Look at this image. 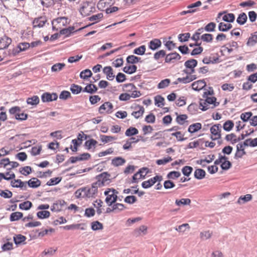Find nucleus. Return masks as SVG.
<instances>
[{
    "label": "nucleus",
    "mask_w": 257,
    "mask_h": 257,
    "mask_svg": "<svg viewBox=\"0 0 257 257\" xmlns=\"http://www.w3.org/2000/svg\"><path fill=\"white\" fill-rule=\"evenodd\" d=\"M137 68V65H126L123 71L126 73L131 74L136 72Z\"/></svg>",
    "instance_id": "c9c22d12"
},
{
    "label": "nucleus",
    "mask_w": 257,
    "mask_h": 257,
    "mask_svg": "<svg viewBox=\"0 0 257 257\" xmlns=\"http://www.w3.org/2000/svg\"><path fill=\"white\" fill-rule=\"evenodd\" d=\"M83 91L92 94L96 91V85L94 84H87L84 88Z\"/></svg>",
    "instance_id": "58836bf2"
},
{
    "label": "nucleus",
    "mask_w": 257,
    "mask_h": 257,
    "mask_svg": "<svg viewBox=\"0 0 257 257\" xmlns=\"http://www.w3.org/2000/svg\"><path fill=\"white\" fill-rule=\"evenodd\" d=\"M70 89L73 94H77L81 92L82 88L79 85L73 84L71 85Z\"/></svg>",
    "instance_id": "79ce46f5"
},
{
    "label": "nucleus",
    "mask_w": 257,
    "mask_h": 257,
    "mask_svg": "<svg viewBox=\"0 0 257 257\" xmlns=\"http://www.w3.org/2000/svg\"><path fill=\"white\" fill-rule=\"evenodd\" d=\"M27 45H25L27 48V50H29L30 48H35L39 45H42L43 44V43L39 39H37L36 41H32L31 43L26 42Z\"/></svg>",
    "instance_id": "bb28decb"
},
{
    "label": "nucleus",
    "mask_w": 257,
    "mask_h": 257,
    "mask_svg": "<svg viewBox=\"0 0 257 257\" xmlns=\"http://www.w3.org/2000/svg\"><path fill=\"white\" fill-rule=\"evenodd\" d=\"M206 85V82L204 80H199L194 82L192 84V89L195 91H199L204 88Z\"/></svg>",
    "instance_id": "6e6552de"
},
{
    "label": "nucleus",
    "mask_w": 257,
    "mask_h": 257,
    "mask_svg": "<svg viewBox=\"0 0 257 257\" xmlns=\"http://www.w3.org/2000/svg\"><path fill=\"white\" fill-rule=\"evenodd\" d=\"M100 139L101 141L104 143H109L112 142V141L116 140L117 139V138L113 136H105V135H100Z\"/></svg>",
    "instance_id": "412c9836"
},
{
    "label": "nucleus",
    "mask_w": 257,
    "mask_h": 257,
    "mask_svg": "<svg viewBox=\"0 0 257 257\" xmlns=\"http://www.w3.org/2000/svg\"><path fill=\"white\" fill-rule=\"evenodd\" d=\"M235 20V16L233 14L229 13L224 15L222 17V20L231 23L233 22Z\"/></svg>",
    "instance_id": "09e8293b"
},
{
    "label": "nucleus",
    "mask_w": 257,
    "mask_h": 257,
    "mask_svg": "<svg viewBox=\"0 0 257 257\" xmlns=\"http://www.w3.org/2000/svg\"><path fill=\"white\" fill-rule=\"evenodd\" d=\"M212 232L210 231H204L200 232V236L202 240H206L210 238L212 236Z\"/></svg>",
    "instance_id": "13d9d810"
},
{
    "label": "nucleus",
    "mask_w": 257,
    "mask_h": 257,
    "mask_svg": "<svg viewBox=\"0 0 257 257\" xmlns=\"http://www.w3.org/2000/svg\"><path fill=\"white\" fill-rule=\"evenodd\" d=\"M62 179L61 177L51 178L46 183V185L50 186L57 185L61 181Z\"/></svg>",
    "instance_id": "72a5a7b5"
},
{
    "label": "nucleus",
    "mask_w": 257,
    "mask_h": 257,
    "mask_svg": "<svg viewBox=\"0 0 257 257\" xmlns=\"http://www.w3.org/2000/svg\"><path fill=\"white\" fill-rule=\"evenodd\" d=\"M191 203V200L189 198H182L180 200L176 199L175 204L178 206L181 205H189Z\"/></svg>",
    "instance_id": "864d4df0"
},
{
    "label": "nucleus",
    "mask_w": 257,
    "mask_h": 257,
    "mask_svg": "<svg viewBox=\"0 0 257 257\" xmlns=\"http://www.w3.org/2000/svg\"><path fill=\"white\" fill-rule=\"evenodd\" d=\"M83 57V55L82 54L77 55L71 56L67 59V63H74L78 62Z\"/></svg>",
    "instance_id": "e433bc0d"
},
{
    "label": "nucleus",
    "mask_w": 257,
    "mask_h": 257,
    "mask_svg": "<svg viewBox=\"0 0 257 257\" xmlns=\"http://www.w3.org/2000/svg\"><path fill=\"white\" fill-rule=\"evenodd\" d=\"M25 45H27V44H26V42H23L18 43L16 47L14 46V49L16 50V53H17V54H19L21 52L27 51V48Z\"/></svg>",
    "instance_id": "6ab92c4d"
},
{
    "label": "nucleus",
    "mask_w": 257,
    "mask_h": 257,
    "mask_svg": "<svg viewBox=\"0 0 257 257\" xmlns=\"http://www.w3.org/2000/svg\"><path fill=\"white\" fill-rule=\"evenodd\" d=\"M137 107L139 108V110L133 111L132 113V115L136 118H139L140 117L142 116L145 112V109L143 106L138 105Z\"/></svg>",
    "instance_id": "c756f323"
},
{
    "label": "nucleus",
    "mask_w": 257,
    "mask_h": 257,
    "mask_svg": "<svg viewBox=\"0 0 257 257\" xmlns=\"http://www.w3.org/2000/svg\"><path fill=\"white\" fill-rule=\"evenodd\" d=\"M23 214L21 212H15L11 213L10 220L11 222L17 221L23 217Z\"/></svg>",
    "instance_id": "393cba45"
},
{
    "label": "nucleus",
    "mask_w": 257,
    "mask_h": 257,
    "mask_svg": "<svg viewBox=\"0 0 257 257\" xmlns=\"http://www.w3.org/2000/svg\"><path fill=\"white\" fill-rule=\"evenodd\" d=\"M193 169L192 167L189 166H185L182 169V172L183 174L187 177H189L192 173Z\"/></svg>",
    "instance_id": "de8ad7c7"
},
{
    "label": "nucleus",
    "mask_w": 257,
    "mask_h": 257,
    "mask_svg": "<svg viewBox=\"0 0 257 257\" xmlns=\"http://www.w3.org/2000/svg\"><path fill=\"white\" fill-rule=\"evenodd\" d=\"M81 191H83V196H85L89 198L95 197L96 192V182L92 183L91 187H83Z\"/></svg>",
    "instance_id": "20e7f679"
},
{
    "label": "nucleus",
    "mask_w": 257,
    "mask_h": 257,
    "mask_svg": "<svg viewBox=\"0 0 257 257\" xmlns=\"http://www.w3.org/2000/svg\"><path fill=\"white\" fill-rule=\"evenodd\" d=\"M71 97V93L66 90L61 91L59 95V98L62 100H66Z\"/></svg>",
    "instance_id": "774afa93"
},
{
    "label": "nucleus",
    "mask_w": 257,
    "mask_h": 257,
    "mask_svg": "<svg viewBox=\"0 0 257 257\" xmlns=\"http://www.w3.org/2000/svg\"><path fill=\"white\" fill-rule=\"evenodd\" d=\"M161 41L158 39H154L151 40L149 43V47L153 50H155L161 47Z\"/></svg>",
    "instance_id": "f8f14e48"
},
{
    "label": "nucleus",
    "mask_w": 257,
    "mask_h": 257,
    "mask_svg": "<svg viewBox=\"0 0 257 257\" xmlns=\"http://www.w3.org/2000/svg\"><path fill=\"white\" fill-rule=\"evenodd\" d=\"M155 104L158 107H162L165 105V99L160 95H158L154 97Z\"/></svg>",
    "instance_id": "b1692460"
},
{
    "label": "nucleus",
    "mask_w": 257,
    "mask_h": 257,
    "mask_svg": "<svg viewBox=\"0 0 257 257\" xmlns=\"http://www.w3.org/2000/svg\"><path fill=\"white\" fill-rule=\"evenodd\" d=\"M48 19L46 16H39L34 18L32 21V27L33 29L37 28H43L46 24L49 25L48 23Z\"/></svg>",
    "instance_id": "f257e3e1"
},
{
    "label": "nucleus",
    "mask_w": 257,
    "mask_h": 257,
    "mask_svg": "<svg viewBox=\"0 0 257 257\" xmlns=\"http://www.w3.org/2000/svg\"><path fill=\"white\" fill-rule=\"evenodd\" d=\"M148 172L149 169L147 167H143L139 169L137 173L140 175V178L144 179Z\"/></svg>",
    "instance_id": "e2e57ef3"
},
{
    "label": "nucleus",
    "mask_w": 257,
    "mask_h": 257,
    "mask_svg": "<svg viewBox=\"0 0 257 257\" xmlns=\"http://www.w3.org/2000/svg\"><path fill=\"white\" fill-rule=\"evenodd\" d=\"M205 102H207L208 104L213 105V106L211 107V108H214L219 104V102L216 101V98L214 96L205 98Z\"/></svg>",
    "instance_id": "cd10ccee"
},
{
    "label": "nucleus",
    "mask_w": 257,
    "mask_h": 257,
    "mask_svg": "<svg viewBox=\"0 0 257 257\" xmlns=\"http://www.w3.org/2000/svg\"><path fill=\"white\" fill-rule=\"evenodd\" d=\"M19 172L24 176H27L32 172V168L30 166H25L20 169Z\"/></svg>",
    "instance_id": "c03bdc74"
},
{
    "label": "nucleus",
    "mask_w": 257,
    "mask_h": 257,
    "mask_svg": "<svg viewBox=\"0 0 257 257\" xmlns=\"http://www.w3.org/2000/svg\"><path fill=\"white\" fill-rule=\"evenodd\" d=\"M110 175L107 172H103L97 175V186L102 187L110 183Z\"/></svg>",
    "instance_id": "7ed1b4c3"
},
{
    "label": "nucleus",
    "mask_w": 257,
    "mask_h": 257,
    "mask_svg": "<svg viewBox=\"0 0 257 257\" xmlns=\"http://www.w3.org/2000/svg\"><path fill=\"white\" fill-rule=\"evenodd\" d=\"M232 25L230 23L225 24L220 22L218 25V30L220 31L226 32L232 28Z\"/></svg>",
    "instance_id": "a878e982"
},
{
    "label": "nucleus",
    "mask_w": 257,
    "mask_h": 257,
    "mask_svg": "<svg viewBox=\"0 0 257 257\" xmlns=\"http://www.w3.org/2000/svg\"><path fill=\"white\" fill-rule=\"evenodd\" d=\"M111 0H100L97 3V8L101 11H104L105 8H108L110 5Z\"/></svg>",
    "instance_id": "4468645a"
},
{
    "label": "nucleus",
    "mask_w": 257,
    "mask_h": 257,
    "mask_svg": "<svg viewBox=\"0 0 257 257\" xmlns=\"http://www.w3.org/2000/svg\"><path fill=\"white\" fill-rule=\"evenodd\" d=\"M91 75L92 72L88 69H86L85 70L81 71L80 73V77L83 79H88L90 77Z\"/></svg>",
    "instance_id": "37998d69"
},
{
    "label": "nucleus",
    "mask_w": 257,
    "mask_h": 257,
    "mask_svg": "<svg viewBox=\"0 0 257 257\" xmlns=\"http://www.w3.org/2000/svg\"><path fill=\"white\" fill-rule=\"evenodd\" d=\"M181 56L177 53H172L167 55L165 58L166 63H176L177 60H180Z\"/></svg>",
    "instance_id": "423d86ee"
},
{
    "label": "nucleus",
    "mask_w": 257,
    "mask_h": 257,
    "mask_svg": "<svg viewBox=\"0 0 257 257\" xmlns=\"http://www.w3.org/2000/svg\"><path fill=\"white\" fill-rule=\"evenodd\" d=\"M206 172L202 169H197L194 172V177L198 180H201L205 176Z\"/></svg>",
    "instance_id": "5701e85b"
},
{
    "label": "nucleus",
    "mask_w": 257,
    "mask_h": 257,
    "mask_svg": "<svg viewBox=\"0 0 257 257\" xmlns=\"http://www.w3.org/2000/svg\"><path fill=\"white\" fill-rule=\"evenodd\" d=\"M68 20V18L66 16H60L53 19L52 20L57 24H60L61 22V21L65 20V22H63L62 25L63 27H66L67 25H69L71 22V20H69V21H67Z\"/></svg>",
    "instance_id": "ddd939ff"
},
{
    "label": "nucleus",
    "mask_w": 257,
    "mask_h": 257,
    "mask_svg": "<svg viewBox=\"0 0 257 257\" xmlns=\"http://www.w3.org/2000/svg\"><path fill=\"white\" fill-rule=\"evenodd\" d=\"M247 17L246 15L244 13H242L239 14L238 18H237L236 22L239 25H243L246 22Z\"/></svg>",
    "instance_id": "ea45409f"
},
{
    "label": "nucleus",
    "mask_w": 257,
    "mask_h": 257,
    "mask_svg": "<svg viewBox=\"0 0 257 257\" xmlns=\"http://www.w3.org/2000/svg\"><path fill=\"white\" fill-rule=\"evenodd\" d=\"M188 116L186 114H181L178 115L176 117V121L179 124H183L185 120L187 119Z\"/></svg>",
    "instance_id": "338daca9"
},
{
    "label": "nucleus",
    "mask_w": 257,
    "mask_h": 257,
    "mask_svg": "<svg viewBox=\"0 0 257 257\" xmlns=\"http://www.w3.org/2000/svg\"><path fill=\"white\" fill-rule=\"evenodd\" d=\"M203 62L205 64H209L213 63H219V59L218 57L212 56L209 57H205L203 60Z\"/></svg>",
    "instance_id": "2eb2a0df"
},
{
    "label": "nucleus",
    "mask_w": 257,
    "mask_h": 257,
    "mask_svg": "<svg viewBox=\"0 0 257 257\" xmlns=\"http://www.w3.org/2000/svg\"><path fill=\"white\" fill-rule=\"evenodd\" d=\"M199 106L200 107V109L203 111H206L209 108V107L208 106V104L207 102H205V99H200Z\"/></svg>",
    "instance_id": "69168bd1"
},
{
    "label": "nucleus",
    "mask_w": 257,
    "mask_h": 257,
    "mask_svg": "<svg viewBox=\"0 0 257 257\" xmlns=\"http://www.w3.org/2000/svg\"><path fill=\"white\" fill-rule=\"evenodd\" d=\"M32 203L30 201H25L19 204V208L21 210H28L32 207Z\"/></svg>",
    "instance_id": "f704fd0d"
},
{
    "label": "nucleus",
    "mask_w": 257,
    "mask_h": 257,
    "mask_svg": "<svg viewBox=\"0 0 257 257\" xmlns=\"http://www.w3.org/2000/svg\"><path fill=\"white\" fill-rule=\"evenodd\" d=\"M53 95L49 92H45L41 95V99L43 102L52 101Z\"/></svg>",
    "instance_id": "a19ab883"
},
{
    "label": "nucleus",
    "mask_w": 257,
    "mask_h": 257,
    "mask_svg": "<svg viewBox=\"0 0 257 257\" xmlns=\"http://www.w3.org/2000/svg\"><path fill=\"white\" fill-rule=\"evenodd\" d=\"M0 196L4 198H10L12 197L13 193L9 190H0Z\"/></svg>",
    "instance_id": "6e6d98bb"
},
{
    "label": "nucleus",
    "mask_w": 257,
    "mask_h": 257,
    "mask_svg": "<svg viewBox=\"0 0 257 257\" xmlns=\"http://www.w3.org/2000/svg\"><path fill=\"white\" fill-rule=\"evenodd\" d=\"M138 133L139 131L137 128L134 127H130L126 130L125 135L127 137H131L136 135Z\"/></svg>",
    "instance_id": "7c9ffc66"
},
{
    "label": "nucleus",
    "mask_w": 257,
    "mask_h": 257,
    "mask_svg": "<svg viewBox=\"0 0 257 257\" xmlns=\"http://www.w3.org/2000/svg\"><path fill=\"white\" fill-rule=\"evenodd\" d=\"M18 54L16 53V50L14 49V46H13L12 49H8L3 52V55L4 57H12L17 56Z\"/></svg>",
    "instance_id": "aec40b11"
},
{
    "label": "nucleus",
    "mask_w": 257,
    "mask_h": 257,
    "mask_svg": "<svg viewBox=\"0 0 257 257\" xmlns=\"http://www.w3.org/2000/svg\"><path fill=\"white\" fill-rule=\"evenodd\" d=\"M181 176V173L180 172L173 171L170 172L167 175V178L168 179H173L175 180L178 178H179Z\"/></svg>",
    "instance_id": "a18cd8bd"
},
{
    "label": "nucleus",
    "mask_w": 257,
    "mask_h": 257,
    "mask_svg": "<svg viewBox=\"0 0 257 257\" xmlns=\"http://www.w3.org/2000/svg\"><path fill=\"white\" fill-rule=\"evenodd\" d=\"M146 49V46L145 45H142L134 49V53L137 55H142L145 53Z\"/></svg>",
    "instance_id": "680f3d73"
},
{
    "label": "nucleus",
    "mask_w": 257,
    "mask_h": 257,
    "mask_svg": "<svg viewBox=\"0 0 257 257\" xmlns=\"http://www.w3.org/2000/svg\"><path fill=\"white\" fill-rule=\"evenodd\" d=\"M50 215V213L47 210H42L38 211L37 213V216L38 218L43 219L48 218Z\"/></svg>",
    "instance_id": "4c0bfd02"
},
{
    "label": "nucleus",
    "mask_w": 257,
    "mask_h": 257,
    "mask_svg": "<svg viewBox=\"0 0 257 257\" xmlns=\"http://www.w3.org/2000/svg\"><path fill=\"white\" fill-rule=\"evenodd\" d=\"M125 163V160L120 157H115L111 161V164L115 167L122 165Z\"/></svg>",
    "instance_id": "4be33fe9"
},
{
    "label": "nucleus",
    "mask_w": 257,
    "mask_h": 257,
    "mask_svg": "<svg viewBox=\"0 0 257 257\" xmlns=\"http://www.w3.org/2000/svg\"><path fill=\"white\" fill-rule=\"evenodd\" d=\"M234 126V123L232 120H228L226 121L223 125V128L226 132L230 131Z\"/></svg>",
    "instance_id": "473e14b6"
},
{
    "label": "nucleus",
    "mask_w": 257,
    "mask_h": 257,
    "mask_svg": "<svg viewBox=\"0 0 257 257\" xmlns=\"http://www.w3.org/2000/svg\"><path fill=\"white\" fill-rule=\"evenodd\" d=\"M252 115V113L251 112L242 113L240 115V118L243 122H247L250 120Z\"/></svg>",
    "instance_id": "603ef678"
},
{
    "label": "nucleus",
    "mask_w": 257,
    "mask_h": 257,
    "mask_svg": "<svg viewBox=\"0 0 257 257\" xmlns=\"http://www.w3.org/2000/svg\"><path fill=\"white\" fill-rule=\"evenodd\" d=\"M92 4V2L91 1H83L80 4L78 10L82 17L84 18L89 16L91 13H94V11L92 10H89L88 12L85 11V10L87 9L90 5Z\"/></svg>",
    "instance_id": "f03ea898"
},
{
    "label": "nucleus",
    "mask_w": 257,
    "mask_h": 257,
    "mask_svg": "<svg viewBox=\"0 0 257 257\" xmlns=\"http://www.w3.org/2000/svg\"><path fill=\"white\" fill-rule=\"evenodd\" d=\"M27 238L25 236L22 235L21 234H15L13 237V240L14 243L18 245L19 244L23 243L24 244H26L25 242Z\"/></svg>",
    "instance_id": "9d476101"
},
{
    "label": "nucleus",
    "mask_w": 257,
    "mask_h": 257,
    "mask_svg": "<svg viewBox=\"0 0 257 257\" xmlns=\"http://www.w3.org/2000/svg\"><path fill=\"white\" fill-rule=\"evenodd\" d=\"M155 184L153 178L142 182V187L144 189L150 188Z\"/></svg>",
    "instance_id": "8fccbe9b"
},
{
    "label": "nucleus",
    "mask_w": 257,
    "mask_h": 257,
    "mask_svg": "<svg viewBox=\"0 0 257 257\" xmlns=\"http://www.w3.org/2000/svg\"><path fill=\"white\" fill-rule=\"evenodd\" d=\"M26 182H23L20 179H14L11 182V186L14 188H20L23 190H26Z\"/></svg>",
    "instance_id": "0eeeda50"
},
{
    "label": "nucleus",
    "mask_w": 257,
    "mask_h": 257,
    "mask_svg": "<svg viewBox=\"0 0 257 257\" xmlns=\"http://www.w3.org/2000/svg\"><path fill=\"white\" fill-rule=\"evenodd\" d=\"M198 106L196 103H192L190 104L187 108L188 110L191 114H195L198 110Z\"/></svg>",
    "instance_id": "4d7b16f0"
},
{
    "label": "nucleus",
    "mask_w": 257,
    "mask_h": 257,
    "mask_svg": "<svg viewBox=\"0 0 257 257\" xmlns=\"http://www.w3.org/2000/svg\"><path fill=\"white\" fill-rule=\"evenodd\" d=\"M252 199V195L251 194H246L244 196H241L237 200L238 204H243L247 202Z\"/></svg>",
    "instance_id": "2f4dec72"
},
{
    "label": "nucleus",
    "mask_w": 257,
    "mask_h": 257,
    "mask_svg": "<svg viewBox=\"0 0 257 257\" xmlns=\"http://www.w3.org/2000/svg\"><path fill=\"white\" fill-rule=\"evenodd\" d=\"M113 108V105L109 102H106L102 104L98 109L99 112L100 113H111L112 109Z\"/></svg>",
    "instance_id": "39448f33"
},
{
    "label": "nucleus",
    "mask_w": 257,
    "mask_h": 257,
    "mask_svg": "<svg viewBox=\"0 0 257 257\" xmlns=\"http://www.w3.org/2000/svg\"><path fill=\"white\" fill-rule=\"evenodd\" d=\"M28 186L32 188H36L41 185V182L37 178H33L28 181L26 182Z\"/></svg>",
    "instance_id": "9b49d317"
},
{
    "label": "nucleus",
    "mask_w": 257,
    "mask_h": 257,
    "mask_svg": "<svg viewBox=\"0 0 257 257\" xmlns=\"http://www.w3.org/2000/svg\"><path fill=\"white\" fill-rule=\"evenodd\" d=\"M127 63L135 64L138 63H142L141 58L135 55L128 56L126 58Z\"/></svg>",
    "instance_id": "a211bd4d"
},
{
    "label": "nucleus",
    "mask_w": 257,
    "mask_h": 257,
    "mask_svg": "<svg viewBox=\"0 0 257 257\" xmlns=\"http://www.w3.org/2000/svg\"><path fill=\"white\" fill-rule=\"evenodd\" d=\"M103 72L106 75V79L109 81L113 80L115 77L113 70L110 66H106L103 69Z\"/></svg>",
    "instance_id": "1a4fd4ad"
},
{
    "label": "nucleus",
    "mask_w": 257,
    "mask_h": 257,
    "mask_svg": "<svg viewBox=\"0 0 257 257\" xmlns=\"http://www.w3.org/2000/svg\"><path fill=\"white\" fill-rule=\"evenodd\" d=\"M201 39L205 42L210 43L213 40V35L210 34H204L201 36Z\"/></svg>",
    "instance_id": "5fc2aeb1"
},
{
    "label": "nucleus",
    "mask_w": 257,
    "mask_h": 257,
    "mask_svg": "<svg viewBox=\"0 0 257 257\" xmlns=\"http://www.w3.org/2000/svg\"><path fill=\"white\" fill-rule=\"evenodd\" d=\"M112 210L115 213H118L125 208V206L123 204L115 203L112 205Z\"/></svg>",
    "instance_id": "c85d7f7f"
},
{
    "label": "nucleus",
    "mask_w": 257,
    "mask_h": 257,
    "mask_svg": "<svg viewBox=\"0 0 257 257\" xmlns=\"http://www.w3.org/2000/svg\"><path fill=\"white\" fill-rule=\"evenodd\" d=\"M59 29L60 31V34L61 36H63L64 38H67L72 36L66 28H61V27H59Z\"/></svg>",
    "instance_id": "bf43d9fd"
},
{
    "label": "nucleus",
    "mask_w": 257,
    "mask_h": 257,
    "mask_svg": "<svg viewBox=\"0 0 257 257\" xmlns=\"http://www.w3.org/2000/svg\"><path fill=\"white\" fill-rule=\"evenodd\" d=\"M202 124L199 122L191 124L188 129V132L193 134L197 132L201 128Z\"/></svg>",
    "instance_id": "dca6fc26"
},
{
    "label": "nucleus",
    "mask_w": 257,
    "mask_h": 257,
    "mask_svg": "<svg viewBox=\"0 0 257 257\" xmlns=\"http://www.w3.org/2000/svg\"><path fill=\"white\" fill-rule=\"evenodd\" d=\"M172 160V158L171 157H168L167 158H164L162 159L157 160L156 161V164L158 165H165Z\"/></svg>",
    "instance_id": "052dcab7"
},
{
    "label": "nucleus",
    "mask_w": 257,
    "mask_h": 257,
    "mask_svg": "<svg viewBox=\"0 0 257 257\" xmlns=\"http://www.w3.org/2000/svg\"><path fill=\"white\" fill-rule=\"evenodd\" d=\"M257 43V35L251 34L248 38L246 45L248 46H253Z\"/></svg>",
    "instance_id": "49530a36"
},
{
    "label": "nucleus",
    "mask_w": 257,
    "mask_h": 257,
    "mask_svg": "<svg viewBox=\"0 0 257 257\" xmlns=\"http://www.w3.org/2000/svg\"><path fill=\"white\" fill-rule=\"evenodd\" d=\"M40 101L39 97L37 95H34L32 97H28L26 100L28 104L32 106L37 105Z\"/></svg>",
    "instance_id": "f3484780"
},
{
    "label": "nucleus",
    "mask_w": 257,
    "mask_h": 257,
    "mask_svg": "<svg viewBox=\"0 0 257 257\" xmlns=\"http://www.w3.org/2000/svg\"><path fill=\"white\" fill-rule=\"evenodd\" d=\"M170 80L166 78L161 81L158 84L157 87L158 89H163L167 87L170 83Z\"/></svg>",
    "instance_id": "3c124183"
},
{
    "label": "nucleus",
    "mask_w": 257,
    "mask_h": 257,
    "mask_svg": "<svg viewBox=\"0 0 257 257\" xmlns=\"http://www.w3.org/2000/svg\"><path fill=\"white\" fill-rule=\"evenodd\" d=\"M200 44H195V46H197L196 48H195L191 52V54L192 55H196L198 54H200L203 51V48L200 46Z\"/></svg>",
    "instance_id": "0e129e2a"
}]
</instances>
